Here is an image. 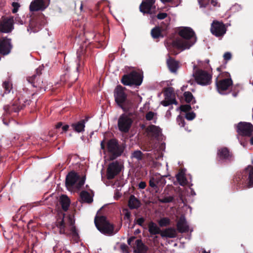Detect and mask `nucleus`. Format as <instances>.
I'll list each match as a JSON object with an SVG mask.
<instances>
[{
    "instance_id": "5fc2aeb1",
    "label": "nucleus",
    "mask_w": 253,
    "mask_h": 253,
    "mask_svg": "<svg viewBox=\"0 0 253 253\" xmlns=\"http://www.w3.org/2000/svg\"><path fill=\"white\" fill-rule=\"evenodd\" d=\"M232 55L231 53L229 52H225L223 55L224 59L226 61H228L231 59Z\"/></svg>"
},
{
    "instance_id": "864d4df0",
    "label": "nucleus",
    "mask_w": 253,
    "mask_h": 253,
    "mask_svg": "<svg viewBox=\"0 0 253 253\" xmlns=\"http://www.w3.org/2000/svg\"><path fill=\"white\" fill-rule=\"evenodd\" d=\"M168 16V14L167 13H165V12H162V13H159L157 15V18L158 19H165V18H166Z\"/></svg>"
},
{
    "instance_id": "0eeeda50",
    "label": "nucleus",
    "mask_w": 253,
    "mask_h": 253,
    "mask_svg": "<svg viewBox=\"0 0 253 253\" xmlns=\"http://www.w3.org/2000/svg\"><path fill=\"white\" fill-rule=\"evenodd\" d=\"M142 82V77L136 71H132L130 73L124 75L121 82L125 85H140Z\"/></svg>"
},
{
    "instance_id": "49530a36",
    "label": "nucleus",
    "mask_w": 253,
    "mask_h": 253,
    "mask_svg": "<svg viewBox=\"0 0 253 253\" xmlns=\"http://www.w3.org/2000/svg\"><path fill=\"white\" fill-rule=\"evenodd\" d=\"M3 88L5 89L7 92H9L11 88V84L8 81H5L2 84Z\"/></svg>"
},
{
    "instance_id": "f257e3e1",
    "label": "nucleus",
    "mask_w": 253,
    "mask_h": 253,
    "mask_svg": "<svg viewBox=\"0 0 253 253\" xmlns=\"http://www.w3.org/2000/svg\"><path fill=\"white\" fill-rule=\"evenodd\" d=\"M181 38H176L172 42V46L182 50L189 49L196 41L195 32L190 27H182L178 32Z\"/></svg>"
},
{
    "instance_id": "a18cd8bd",
    "label": "nucleus",
    "mask_w": 253,
    "mask_h": 253,
    "mask_svg": "<svg viewBox=\"0 0 253 253\" xmlns=\"http://www.w3.org/2000/svg\"><path fill=\"white\" fill-rule=\"evenodd\" d=\"M176 121L180 126L182 127L184 126L185 121L184 118L181 115H178L176 118Z\"/></svg>"
},
{
    "instance_id": "cd10ccee",
    "label": "nucleus",
    "mask_w": 253,
    "mask_h": 253,
    "mask_svg": "<svg viewBox=\"0 0 253 253\" xmlns=\"http://www.w3.org/2000/svg\"><path fill=\"white\" fill-rule=\"evenodd\" d=\"M167 65L170 71L172 73L176 72L179 68V62L173 58L169 57L167 61Z\"/></svg>"
},
{
    "instance_id": "6e6d98bb",
    "label": "nucleus",
    "mask_w": 253,
    "mask_h": 253,
    "mask_svg": "<svg viewBox=\"0 0 253 253\" xmlns=\"http://www.w3.org/2000/svg\"><path fill=\"white\" fill-rule=\"evenodd\" d=\"M124 211H125V218L128 220H130V217H131L130 212L129 211H128L127 209L124 210Z\"/></svg>"
},
{
    "instance_id": "20e7f679",
    "label": "nucleus",
    "mask_w": 253,
    "mask_h": 253,
    "mask_svg": "<svg viewBox=\"0 0 253 253\" xmlns=\"http://www.w3.org/2000/svg\"><path fill=\"white\" fill-rule=\"evenodd\" d=\"M126 88L118 85L114 89V96L115 102L124 112H127L131 107L130 101L127 99V94L125 92Z\"/></svg>"
},
{
    "instance_id": "a19ab883",
    "label": "nucleus",
    "mask_w": 253,
    "mask_h": 253,
    "mask_svg": "<svg viewBox=\"0 0 253 253\" xmlns=\"http://www.w3.org/2000/svg\"><path fill=\"white\" fill-rule=\"evenodd\" d=\"M173 91V88L171 87L166 88L165 90L164 93L166 99H167L171 98L174 94Z\"/></svg>"
},
{
    "instance_id": "bf43d9fd",
    "label": "nucleus",
    "mask_w": 253,
    "mask_h": 253,
    "mask_svg": "<svg viewBox=\"0 0 253 253\" xmlns=\"http://www.w3.org/2000/svg\"><path fill=\"white\" fill-rule=\"evenodd\" d=\"M146 182L144 181H141L138 184V187L140 189H144L146 187Z\"/></svg>"
},
{
    "instance_id": "7c9ffc66",
    "label": "nucleus",
    "mask_w": 253,
    "mask_h": 253,
    "mask_svg": "<svg viewBox=\"0 0 253 253\" xmlns=\"http://www.w3.org/2000/svg\"><path fill=\"white\" fill-rule=\"evenodd\" d=\"M60 204L61 205L63 210L66 211L70 204V200L66 195H62L60 198Z\"/></svg>"
},
{
    "instance_id": "37998d69",
    "label": "nucleus",
    "mask_w": 253,
    "mask_h": 253,
    "mask_svg": "<svg viewBox=\"0 0 253 253\" xmlns=\"http://www.w3.org/2000/svg\"><path fill=\"white\" fill-rule=\"evenodd\" d=\"M174 200L173 196L165 197L163 198H159L158 201L161 203H169L172 202Z\"/></svg>"
},
{
    "instance_id": "72a5a7b5",
    "label": "nucleus",
    "mask_w": 253,
    "mask_h": 253,
    "mask_svg": "<svg viewBox=\"0 0 253 253\" xmlns=\"http://www.w3.org/2000/svg\"><path fill=\"white\" fill-rule=\"evenodd\" d=\"M80 198L84 202L90 204L93 201V198L86 191H83L80 193Z\"/></svg>"
},
{
    "instance_id": "338daca9",
    "label": "nucleus",
    "mask_w": 253,
    "mask_h": 253,
    "mask_svg": "<svg viewBox=\"0 0 253 253\" xmlns=\"http://www.w3.org/2000/svg\"><path fill=\"white\" fill-rule=\"evenodd\" d=\"M135 234H139L140 233V229H136L135 232H134Z\"/></svg>"
},
{
    "instance_id": "b1692460",
    "label": "nucleus",
    "mask_w": 253,
    "mask_h": 253,
    "mask_svg": "<svg viewBox=\"0 0 253 253\" xmlns=\"http://www.w3.org/2000/svg\"><path fill=\"white\" fill-rule=\"evenodd\" d=\"M46 7L43 0H34L31 3L29 9L31 11H37L43 10Z\"/></svg>"
},
{
    "instance_id": "3c124183",
    "label": "nucleus",
    "mask_w": 253,
    "mask_h": 253,
    "mask_svg": "<svg viewBox=\"0 0 253 253\" xmlns=\"http://www.w3.org/2000/svg\"><path fill=\"white\" fill-rule=\"evenodd\" d=\"M12 5L13 7V9H12V12L15 13L17 12L18 8L20 7V4L18 2H13L12 3Z\"/></svg>"
},
{
    "instance_id": "e2e57ef3",
    "label": "nucleus",
    "mask_w": 253,
    "mask_h": 253,
    "mask_svg": "<svg viewBox=\"0 0 253 253\" xmlns=\"http://www.w3.org/2000/svg\"><path fill=\"white\" fill-rule=\"evenodd\" d=\"M170 102H171V104H175V105H177V102L176 101L175 98H170Z\"/></svg>"
},
{
    "instance_id": "e433bc0d",
    "label": "nucleus",
    "mask_w": 253,
    "mask_h": 253,
    "mask_svg": "<svg viewBox=\"0 0 253 253\" xmlns=\"http://www.w3.org/2000/svg\"><path fill=\"white\" fill-rule=\"evenodd\" d=\"M151 34L153 39H158L163 36L162 35L161 31L159 27H155L151 30Z\"/></svg>"
},
{
    "instance_id": "f8f14e48",
    "label": "nucleus",
    "mask_w": 253,
    "mask_h": 253,
    "mask_svg": "<svg viewBox=\"0 0 253 253\" xmlns=\"http://www.w3.org/2000/svg\"><path fill=\"white\" fill-rule=\"evenodd\" d=\"M136 239L135 236H132L127 239V244L134 249L135 253H146L148 248L143 243L141 239Z\"/></svg>"
},
{
    "instance_id": "ddd939ff",
    "label": "nucleus",
    "mask_w": 253,
    "mask_h": 253,
    "mask_svg": "<svg viewBox=\"0 0 253 253\" xmlns=\"http://www.w3.org/2000/svg\"><path fill=\"white\" fill-rule=\"evenodd\" d=\"M165 177L166 176H162L159 173L153 174L150 177L149 186L157 193L160 187H163L166 184Z\"/></svg>"
},
{
    "instance_id": "9d476101",
    "label": "nucleus",
    "mask_w": 253,
    "mask_h": 253,
    "mask_svg": "<svg viewBox=\"0 0 253 253\" xmlns=\"http://www.w3.org/2000/svg\"><path fill=\"white\" fill-rule=\"evenodd\" d=\"M46 23L44 15L40 13L31 18L29 27L33 32L36 33L41 30Z\"/></svg>"
},
{
    "instance_id": "5701e85b",
    "label": "nucleus",
    "mask_w": 253,
    "mask_h": 253,
    "mask_svg": "<svg viewBox=\"0 0 253 253\" xmlns=\"http://www.w3.org/2000/svg\"><path fill=\"white\" fill-rule=\"evenodd\" d=\"M177 230L180 233H186L189 231V225L184 215L180 216L177 224Z\"/></svg>"
},
{
    "instance_id": "c9c22d12",
    "label": "nucleus",
    "mask_w": 253,
    "mask_h": 253,
    "mask_svg": "<svg viewBox=\"0 0 253 253\" xmlns=\"http://www.w3.org/2000/svg\"><path fill=\"white\" fill-rule=\"evenodd\" d=\"M87 49L84 48L83 46L81 47L77 51V58L79 60V63H78V67H77V70H78L79 67L80 66V62L82 59V56H84L85 54Z\"/></svg>"
},
{
    "instance_id": "a878e982",
    "label": "nucleus",
    "mask_w": 253,
    "mask_h": 253,
    "mask_svg": "<svg viewBox=\"0 0 253 253\" xmlns=\"http://www.w3.org/2000/svg\"><path fill=\"white\" fill-rule=\"evenodd\" d=\"M141 205L140 201L133 195H131L128 201V206L130 210L138 209Z\"/></svg>"
},
{
    "instance_id": "2eb2a0df",
    "label": "nucleus",
    "mask_w": 253,
    "mask_h": 253,
    "mask_svg": "<svg viewBox=\"0 0 253 253\" xmlns=\"http://www.w3.org/2000/svg\"><path fill=\"white\" fill-rule=\"evenodd\" d=\"M25 105L21 103V99H18L13 101V102L9 105H5L3 107L4 112V116L11 114L12 113H17L21 110L23 109Z\"/></svg>"
},
{
    "instance_id": "473e14b6",
    "label": "nucleus",
    "mask_w": 253,
    "mask_h": 253,
    "mask_svg": "<svg viewBox=\"0 0 253 253\" xmlns=\"http://www.w3.org/2000/svg\"><path fill=\"white\" fill-rule=\"evenodd\" d=\"M64 214L61 217H59L56 221V226L59 229L60 234H65V224L64 221Z\"/></svg>"
},
{
    "instance_id": "69168bd1",
    "label": "nucleus",
    "mask_w": 253,
    "mask_h": 253,
    "mask_svg": "<svg viewBox=\"0 0 253 253\" xmlns=\"http://www.w3.org/2000/svg\"><path fill=\"white\" fill-rule=\"evenodd\" d=\"M161 1L163 3H166L170 2L172 0H161Z\"/></svg>"
},
{
    "instance_id": "0e129e2a",
    "label": "nucleus",
    "mask_w": 253,
    "mask_h": 253,
    "mask_svg": "<svg viewBox=\"0 0 253 253\" xmlns=\"http://www.w3.org/2000/svg\"><path fill=\"white\" fill-rule=\"evenodd\" d=\"M224 76H225V77H227V78H228V77H230V75L229 73H228V72H224Z\"/></svg>"
},
{
    "instance_id": "58836bf2",
    "label": "nucleus",
    "mask_w": 253,
    "mask_h": 253,
    "mask_svg": "<svg viewBox=\"0 0 253 253\" xmlns=\"http://www.w3.org/2000/svg\"><path fill=\"white\" fill-rule=\"evenodd\" d=\"M67 78V79L65 80V82L69 83L68 86L70 87L73 84H74L78 79V78L76 76L75 77H73L72 75H69L67 74L65 75V78Z\"/></svg>"
},
{
    "instance_id": "c03bdc74",
    "label": "nucleus",
    "mask_w": 253,
    "mask_h": 253,
    "mask_svg": "<svg viewBox=\"0 0 253 253\" xmlns=\"http://www.w3.org/2000/svg\"><path fill=\"white\" fill-rule=\"evenodd\" d=\"M179 109L181 112L187 113L191 110L192 108L190 105L185 104L181 105Z\"/></svg>"
},
{
    "instance_id": "412c9836",
    "label": "nucleus",
    "mask_w": 253,
    "mask_h": 253,
    "mask_svg": "<svg viewBox=\"0 0 253 253\" xmlns=\"http://www.w3.org/2000/svg\"><path fill=\"white\" fill-rule=\"evenodd\" d=\"M121 170V168L117 161L110 163L107 169V178L112 179L118 174Z\"/></svg>"
},
{
    "instance_id": "f3484780",
    "label": "nucleus",
    "mask_w": 253,
    "mask_h": 253,
    "mask_svg": "<svg viewBox=\"0 0 253 253\" xmlns=\"http://www.w3.org/2000/svg\"><path fill=\"white\" fill-rule=\"evenodd\" d=\"M211 32L217 37H222L226 33V28L223 22L214 20L211 25Z\"/></svg>"
},
{
    "instance_id": "423d86ee",
    "label": "nucleus",
    "mask_w": 253,
    "mask_h": 253,
    "mask_svg": "<svg viewBox=\"0 0 253 253\" xmlns=\"http://www.w3.org/2000/svg\"><path fill=\"white\" fill-rule=\"evenodd\" d=\"M85 175L80 179V176L75 171H72L68 173L65 179V185L68 189L72 188L74 186L77 189H80L84 184Z\"/></svg>"
},
{
    "instance_id": "9b49d317",
    "label": "nucleus",
    "mask_w": 253,
    "mask_h": 253,
    "mask_svg": "<svg viewBox=\"0 0 253 253\" xmlns=\"http://www.w3.org/2000/svg\"><path fill=\"white\" fill-rule=\"evenodd\" d=\"M196 82L201 85L210 84L211 82V75L202 69H198L194 73Z\"/></svg>"
},
{
    "instance_id": "ea45409f",
    "label": "nucleus",
    "mask_w": 253,
    "mask_h": 253,
    "mask_svg": "<svg viewBox=\"0 0 253 253\" xmlns=\"http://www.w3.org/2000/svg\"><path fill=\"white\" fill-rule=\"evenodd\" d=\"M160 227H165L169 225L170 223V219L168 217H163L160 219L158 222Z\"/></svg>"
},
{
    "instance_id": "4d7b16f0",
    "label": "nucleus",
    "mask_w": 253,
    "mask_h": 253,
    "mask_svg": "<svg viewBox=\"0 0 253 253\" xmlns=\"http://www.w3.org/2000/svg\"><path fill=\"white\" fill-rule=\"evenodd\" d=\"M161 104L164 106H168L171 105L170 98L167 99L165 98V100L162 101Z\"/></svg>"
},
{
    "instance_id": "13d9d810",
    "label": "nucleus",
    "mask_w": 253,
    "mask_h": 253,
    "mask_svg": "<svg viewBox=\"0 0 253 253\" xmlns=\"http://www.w3.org/2000/svg\"><path fill=\"white\" fill-rule=\"evenodd\" d=\"M14 21L16 23H17V24H19L20 25H23L24 24L23 21L20 19V18H19L18 17H16L15 18V19H14Z\"/></svg>"
},
{
    "instance_id": "052dcab7",
    "label": "nucleus",
    "mask_w": 253,
    "mask_h": 253,
    "mask_svg": "<svg viewBox=\"0 0 253 253\" xmlns=\"http://www.w3.org/2000/svg\"><path fill=\"white\" fill-rule=\"evenodd\" d=\"M69 127V126L68 125H65L64 126H62V131L61 132V133L63 132L67 131L68 130Z\"/></svg>"
},
{
    "instance_id": "de8ad7c7",
    "label": "nucleus",
    "mask_w": 253,
    "mask_h": 253,
    "mask_svg": "<svg viewBox=\"0 0 253 253\" xmlns=\"http://www.w3.org/2000/svg\"><path fill=\"white\" fill-rule=\"evenodd\" d=\"M156 115V113L152 112L149 111L147 113H146L145 115V118L147 121H151L153 120L154 117Z\"/></svg>"
},
{
    "instance_id": "f03ea898",
    "label": "nucleus",
    "mask_w": 253,
    "mask_h": 253,
    "mask_svg": "<svg viewBox=\"0 0 253 253\" xmlns=\"http://www.w3.org/2000/svg\"><path fill=\"white\" fill-rule=\"evenodd\" d=\"M233 182L239 188L253 187V166H248L242 171L238 172L234 175Z\"/></svg>"
},
{
    "instance_id": "680f3d73",
    "label": "nucleus",
    "mask_w": 253,
    "mask_h": 253,
    "mask_svg": "<svg viewBox=\"0 0 253 253\" xmlns=\"http://www.w3.org/2000/svg\"><path fill=\"white\" fill-rule=\"evenodd\" d=\"M63 126V123L62 122H58L55 126L56 129H59Z\"/></svg>"
},
{
    "instance_id": "8fccbe9b",
    "label": "nucleus",
    "mask_w": 253,
    "mask_h": 253,
    "mask_svg": "<svg viewBox=\"0 0 253 253\" xmlns=\"http://www.w3.org/2000/svg\"><path fill=\"white\" fill-rule=\"evenodd\" d=\"M134 222L139 226H143L144 223L145 222V219L144 217H142L140 218H138V219H135L134 220Z\"/></svg>"
},
{
    "instance_id": "4468645a",
    "label": "nucleus",
    "mask_w": 253,
    "mask_h": 253,
    "mask_svg": "<svg viewBox=\"0 0 253 253\" xmlns=\"http://www.w3.org/2000/svg\"><path fill=\"white\" fill-rule=\"evenodd\" d=\"M14 29V18L2 16L0 19V32L9 33Z\"/></svg>"
},
{
    "instance_id": "6ab92c4d",
    "label": "nucleus",
    "mask_w": 253,
    "mask_h": 253,
    "mask_svg": "<svg viewBox=\"0 0 253 253\" xmlns=\"http://www.w3.org/2000/svg\"><path fill=\"white\" fill-rule=\"evenodd\" d=\"M217 157L218 161L226 162H231L234 160V156L229 149L225 147L220 148L217 152Z\"/></svg>"
},
{
    "instance_id": "6e6552de",
    "label": "nucleus",
    "mask_w": 253,
    "mask_h": 253,
    "mask_svg": "<svg viewBox=\"0 0 253 253\" xmlns=\"http://www.w3.org/2000/svg\"><path fill=\"white\" fill-rule=\"evenodd\" d=\"M44 69L43 65L40 66L36 70V73L31 76L27 77V81L31 84L33 87L39 88L42 89L44 88L43 81L41 77L42 71Z\"/></svg>"
},
{
    "instance_id": "774afa93",
    "label": "nucleus",
    "mask_w": 253,
    "mask_h": 253,
    "mask_svg": "<svg viewBox=\"0 0 253 253\" xmlns=\"http://www.w3.org/2000/svg\"><path fill=\"white\" fill-rule=\"evenodd\" d=\"M250 143L251 145H253V136H252L250 139Z\"/></svg>"
},
{
    "instance_id": "2f4dec72",
    "label": "nucleus",
    "mask_w": 253,
    "mask_h": 253,
    "mask_svg": "<svg viewBox=\"0 0 253 253\" xmlns=\"http://www.w3.org/2000/svg\"><path fill=\"white\" fill-rule=\"evenodd\" d=\"M176 178L180 185L184 186L187 184V181L185 176V172L182 170L176 174Z\"/></svg>"
},
{
    "instance_id": "1a4fd4ad",
    "label": "nucleus",
    "mask_w": 253,
    "mask_h": 253,
    "mask_svg": "<svg viewBox=\"0 0 253 253\" xmlns=\"http://www.w3.org/2000/svg\"><path fill=\"white\" fill-rule=\"evenodd\" d=\"M130 114H122L118 119V126L119 130L122 132L127 133L129 131L133 121L130 117Z\"/></svg>"
},
{
    "instance_id": "603ef678",
    "label": "nucleus",
    "mask_w": 253,
    "mask_h": 253,
    "mask_svg": "<svg viewBox=\"0 0 253 253\" xmlns=\"http://www.w3.org/2000/svg\"><path fill=\"white\" fill-rule=\"evenodd\" d=\"M120 248L123 253H128V248L125 244H122L120 246Z\"/></svg>"
},
{
    "instance_id": "09e8293b",
    "label": "nucleus",
    "mask_w": 253,
    "mask_h": 253,
    "mask_svg": "<svg viewBox=\"0 0 253 253\" xmlns=\"http://www.w3.org/2000/svg\"><path fill=\"white\" fill-rule=\"evenodd\" d=\"M196 117V114L194 112H187L186 114L185 118L189 121L193 120Z\"/></svg>"
},
{
    "instance_id": "79ce46f5",
    "label": "nucleus",
    "mask_w": 253,
    "mask_h": 253,
    "mask_svg": "<svg viewBox=\"0 0 253 253\" xmlns=\"http://www.w3.org/2000/svg\"><path fill=\"white\" fill-rule=\"evenodd\" d=\"M185 100L187 103H190L194 99L192 93L190 91H186L184 93Z\"/></svg>"
},
{
    "instance_id": "f704fd0d",
    "label": "nucleus",
    "mask_w": 253,
    "mask_h": 253,
    "mask_svg": "<svg viewBox=\"0 0 253 253\" xmlns=\"http://www.w3.org/2000/svg\"><path fill=\"white\" fill-rule=\"evenodd\" d=\"M69 220L70 222V225L72 226L70 231L72 234L73 239L76 241L78 242L79 239V235L78 234V231L76 229V228L74 224V221H72V219L71 217H69Z\"/></svg>"
},
{
    "instance_id": "c85d7f7f",
    "label": "nucleus",
    "mask_w": 253,
    "mask_h": 253,
    "mask_svg": "<svg viewBox=\"0 0 253 253\" xmlns=\"http://www.w3.org/2000/svg\"><path fill=\"white\" fill-rule=\"evenodd\" d=\"M148 231L151 235H161L162 232L161 229L153 221L150 222L148 224Z\"/></svg>"
},
{
    "instance_id": "dca6fc26",
    "label": "nucleus",
    "mask_w": 253,
    "mask_h": 253,
    "mask_svg": "<svg viewBox=\"0 0 253 253\" xmlns=\"http://www.w3.org/2000/svg\"><path fill=\"white\" fill-rule=\"evenodd\" d=\"M237 131L240 135L250 137L253 132V125L250 123L241 122L237 126Z\"/></svg>"
},
{
    "instance_id": "c756f323",
    "label": "nucleus",
    "mask_w": 253,
    "mask_h": 253,
    "mask_svg": "<svg viewBox=\"0 0 253 253\" xmlns=\"http://www.w3.org/2000/svg\"><path fill=\"white\" fill-rule=\"evenodd\" d=\"M146 130L155 137H158L161 133V128L159 126L153 125L148 126Z\"/></svg>"
},
{
    "instance_id": "39448f33",
    "label": "nucleus",
    "mask_w": 253,
    "mask_h": 253,
    "mask_svg": "<svg viewBox=\"0 0 253 253\" xmlns=\"http://www.w3.org/2000/svg\"><path fill=\"white\" fill-rule=\"evenodd\" d=\"M94 224L97 230L103 234L111 236L115 233V225L110 223L105 216L96 215L94 218Z\"/></svg>"
},
{
    "instance_id": "aec40b11",
    "label": "nucleus",
    "mask_w": 253,
    "mask_h": 253,
    "mask_svg": "<svg viewBox=\"0 0 253 253\" xmlns=\"http://www.w3.org/2000/svg\"><path fill=\"white\" fill-rule=\"evenodd\" d=\"M11 39L6 37H2L0 40V54L2 55H6L9 54L12 48Z\"/></svg>"
},
{
    "instance_id": "4c0bfd02",
    "label": "nucleus",
    "mask_w": 253,
    "mask_h": 253,
    "mask_svg": "<svg viewBox=\"0 0 253 253\" xmlns=\"http://www.w3.org/2000/svg\"><path fill=\"white\" fill-rule=\"evenodd\" d=\"M144 155L140 150L134 151L131 154V158H135L138 161H141L143 159Z\"/></svg>"
},
{
    "instance_id": "a211bd4d",
    "label": "nucleus",
    "mask_w": 253,
    "mask_h": 253,
    "mask_svg": "<svg viewBox=\"0 0 253 253\" xmlns=\"http://www.w3.org/2000/svg\"><path fill=\"white\" fill-rule=\"evenodd\" d=\"M156 0H143L139 5V10L145 14H151L155 13Z\"/></svg>"
},
{
    "instance_id": "bb28decb",
    "label": "nucleus",
    "mask_w": 253,
    "mask_h": 253,
    "mask_svg": "<svg viewBox=\"0 0 253 253\" xmlns=\"http://www.w3.org/2000/svg\"><path fill=\"white\" fill-rule=\"evenodd\" d=\"M161 236L163 238H173L176 237L177 233L175 229L173 227H169L162 231Z\"/></svg>"
},
{
    "instance_id": "4be33fe9",
    "label": "nucleus",
    "mask_w": 253,
    "mask_h": 253,
    "mask_svg": "<svg viewBox=\"0 0 253 253\" xmlns=\"http://www.w3.org/2000/svg\"><path fill=\"white\" fill-rule=\"evenodd\" d=\"M233 82L231 78L224 79L218 80V78L216 79V85L217 90L220 93L221 91H225L228 87L232 85Z\"/></svg>"
},
{
    "instance_id": "393cba45",
    "label": "nucleus",
    "mask_w": 253,
    "mask_h": 253,
    "mask_svg": "<svg viewBox=\"0 0 253 253\" xmlns=\"http://www.w3.org/2000/svg\"><path fill=\"white\" fill-rule=\"evenodd\" d=\"M88 117H86L84 119H83L77 123H73L71 125L73 129L77 132H82L84 131L85 124L87 122Z\"/></svg>"
},
{
    "instance_id": "7ed1b4c3",
    "label": "nucleus",
    "mask_w": 253,
    "mask_h": 253,
    "mask_svg": "<svg viewBox=\"0 0 253 253\" xmlns=\"http://www.w3.org/2000/svg\"><path fill=\"white\" fill-rule=\"evenodd\" d=\"M106 138L104 137L100 143V147L102 150L105 151ZM106 148L108 153L110 154V159L112 160L116 159L121 156L123 153L125 146L124 144H120L118 140L116 138L109 139L106 143Z\"/></svg>"
}]
</instances>
